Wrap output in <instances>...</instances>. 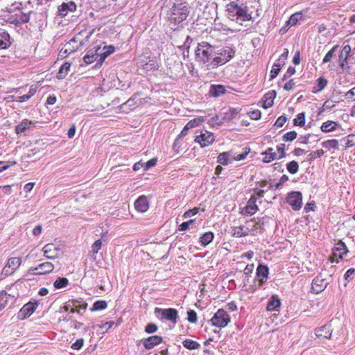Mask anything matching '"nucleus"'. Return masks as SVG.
<instances>
[{
  "label": "nucleus",
  "mask_w": 355,
  "mask_h": 355,
  "mask_svg": "<svg viewBox=\"0 0 355 355\" xmlns=\"http://www.w3.org/2000/svg\"><path fill=\"white\" fill-rule=\"evenodd\" d=\"M212 48V46L207 42H202L198 44L195 54L196 58L203 63H206L209 60L211 53L209 49Z\"/></svg>",
  "instance_id": "obj_1"
},
{
  "label": "nucleus",
  "mask_w": 355,
  "mask_h": 355,
  "mask_svg": "<svg viewBox=\"0 0 355 355\" xmlns=\"http://www.w3.org/2000/svg\"><path fill=\"white\" fill-rule=\"evenodd\" d=\"M211 322L214 326L223 328L230 322V318L225 311L218 309L211 319Z\"/></svg>",
  "instance_id": "obj_2"
},
{
  "label": "nucleus",
  "mask_w": 355,
  "mask_h": 355,
  "mask_svg": "<svg viewBox=\"0 0 355 355\" xmlns=\"http://www.w3.org/2000/svg\"><path fill=\"white\" fill-rule=\"evenodd\" d=\"M44 256L49 259L59 258L62 254V248L60 244L48 243L42 248Z\"/></svg>",
  "instance_id": "obj_3"
},
{
  "label": "nucleus",
  "mask_w": 355,
  "mask_h": 355,
  "mask_svg": "<svg viewBox=\"0 0 355 355\" xmlns=\"http://www.w3.org/2000/svg\"><path fill=\"white\" fill-rule=\"evenodd\" d=\"M231 8L236 9V14L232 15V17H236V18H232V20L236 21L241 26L243 25V21H249L252 19L251 15L248 12L246 9L239 7L237 5H232Z\"/></svg>",
  "instance_id": "obj_4"
},
{
  "label": "nucleus",
  "mask_w": 355,
  "mask_h": 355,
  "mask_svg": "<svg viewBox=\"0 0 355 355\" xmlns=\"http://www.w3.org/2000/svg\"><path fill=\"white\" fill-rule=\"evenodd\" d=\"M214 137L211 132L205 131L196 136L194 141L198 144L201 148H205L214 142Z\"/></svg>",
  "instance_id": "obj_5"
},
{
  "label": "nucleus",
  "mask_w": 355,
  "mask_h": 355,
  "mask_svg": "<svg viewBox=\"0 0 355 355\" xmlns=\"http://www.w3.org/2000/svg\"><path fill=\"white\" fill-rule=\"evenodd\" d=\"M155 313L161 315L164 318L171 321L174 324L177 322L178 311L174 309L155 308Z\"/></svg>",
  "instance_id": "obj_6"
},
{
  "label": "nucleus",
  "mask_w": 355,
  "mask_h": 355,
  "mask_svg": "<svg viewBox=\"0 0 355 355\" xmlns=\"http://www.w3.org/2000/svg\"><path fill=\"white\" fill-rule=\"evenodd\" d=\"M54 269V265L51 262L46 261L40 263L37 266L31 268L32 273L37 275H46Z\"/></svg>",
  "instance_id": "obj_7"
},
{
  "label": "nucleus",
  "mask_w": 355,
  "mask_h": 355,
  "mask_svg": "<svg viewBox=\"0 0 355 355\" xmlns=\"http://www.w3.org/2000/svg\"><path fill=\"white\" fill-rule=\"evenodd\" d=\"M21 260L19 257H11L8 260L7 264L3 268L2 272L5 275L12 274L21 265Z\"/></svg>",
  "instance_id": "obj_8"
},
{
  "label": "nucleus",
  "mask_w": 355,
  "mask_h": 355,
  "mask_svg": "<svg viewBox=\"0 0 355 355\" xmlns=\"http://www.w3.org/2000/svg\"><path fill=\"white\" fill-rule=\"evenodd\" d=\"M37 306V302H29L20 309L19 316L21 317V319H25L29 317L33 314Z\"/></svg>",
  "instance_id": "obj_9"
},
{
  "label": "nucleus",
  "mask_w": 355,
  "mask_h": 355,
  "mask_svg": "<svg viewBox=\"0 0 355 355\" xmlns=\"http://www.w3.org/2000/svg\"><path fill=\"white\" fill-rule=\"evenodd\" d=\"M327 284L328 282L326 279H322L320 277H316L312 282L311 288L315 293H319L327 287Z\"/></svg>",
  "instance_id": "obj_10"
},
{
  "label": "nucleus",
  "mask_w": 355,
  "mask_h": 355,
  "mask_svg": "<svg viewBox=\"0 0 355 355\" xmlns=\"http://www.w3.org/2000/svg\"><path fill=\"white\" fill-rule=\"evenodd\" d=\"M351 52V46L349 45H346L343 48L342 51L338 58V61L340 62V66L343 70H345V66L348 63V57Z\"/></svg>",
  "instance_id": "obj_11"
},
{
  "label": "nucleus",
  "mask_w": 355,
  "mask_h": 355,
  "mask_svg": "<svg viewBox=\"0 0 355 355\" xmlns=\"http://www.w3.org/2000/svg\"><path fill=\"white\" fill-rule=\"evenodd\" d=\"M76 10V5L73 1L68 3H63L58 8L59 15L62 17H66L68 14V11L73 12Z\"/></svg>",
  "instance_id": "obj_12"
},
{
  "label": "nucleus",
  "mask_w": 355,
  "mask_h": 355,
  "mask_svg": "<svg viewBox=\"0 0 355 355\" xmlns=\"http://www.w3.org/2000/svg\"><path fill=\"white\" fill-rule=\"evenodd\" d=\"M162 341V338L159 336H150L143 341L144 347L150 349Z\"/></svg>",
  "instance_id": "obj_13"
},
{
  "label": "nucleus",
  "mask_w": 355,
  "mask_h": 355,
  "mask_svg": "<svg viewBox=\"0 0 355 355\" xmlns=\"http://www.w3.org/2000/svg\"><path fill=\"white\" fill-rule=\"evenodd\" d=\"M255 202L256 201H248L247 205L242 208L241 213L243 216H252L255 214L258 209Z\"/></svg>",
  "instance_id": "obj_14"
},
{
  "label": "nucleus",
  "mask_w": 355,
  "mask_h": 355,
  "mask_svg": "<svg viewBox=\"0 0 355 355\" xmlns=\"http://www.w3.org/2000/svg\"><path fill=\"white\" fill-rule=\"evenodd\" d=\"M268 275V268L267 266L260 264L257 269V276L261 286L266 279Z\"/></svg>",
  "instance_id": "obj_15"
},
{
  "label": "nucleus",
  "mask_w": 355,
  "mask_h": 355,
  "mask_svg": "<svg viewBox=\"0 0 355 355\" xmlns=\"http://www.w3.org/2000/svg\"><path fill=\"white\" fill-rule=\"evenodd\" d=\"M331 328L329 325H324L316 331V336L320 338H329L331 335Z\"/></svg>",
  "instance_id": "obj_16"
},
{
  "label": "nucleus",
  "mask_w": 355,
  "mask_h": 355,
  "mask_svg": "<svg viewBox=\"0 0 355 355\" xmlns=\"http://www.w3.org/2000/svg\"><path fill=\"white\" fill-rule=\"evenodd\" d=\"M71 306L75 307H80L83 308V310H85L87 309V304L86 303L81 304L80 302L76 300H73L71 301H69L64 306L63 309L65 311H68L71 310Z\"/></svg>",
  "instance_id": "obj_17"
},
{
  "label": "nucleus",
  "mask_w": 355,
  "mask_h": 355,
  "mask_svg": "<svg viewBox=\"0 0 355 355\" xmlns=\"http://www.w3.org/2000/svg\"><path fill=\"white\" fill-rule=\"evenodd\" d=\"M281 305L280 300L277 296H272L267 305L268 311H276Z\"/></svg>",
  "instance_id": "obj_18"
},
{
  "label": "nucleus",
  "mask_w": 355,
  "mask_h": 355,
  "mask_svg": "<svg viewBox=\"0 0 355 355\" xmlns=\"http://www.w3.org/2000/svg\"><path fill=\"white\" fill-rule=\"evenodd\" d=\"M225 89L223 85H212L209 90V94L213 97H218L220 95L225 94Z\"/></svg>",
  "instance_id": "obj_19"
},
{
  "label": "nucleus",
  "mask_w": 355,
  "mask_h": 355,
  "mask_svg": "<svg viewBox=\"0 0 355 355\" xmlns=\"http://www.w3.org/2000/svg\"><path fill=\"white\" fill-rule=\"evenodd\" d=\"M103 49L105 50V52L97 55V56L100 57L99 62L101 64H102L104 62L105 59L109 55H110L114 51V47L112 45L105 46H104Z\"/></svg>",
  "instance_id": "obj_20"
},
{
  "label": "nucleus",
  "mask_w": 355,
  "mask_h": 355,
  "mask_svg": "<svg viewBox=\"0 0 355 355\" xmlns=\"http://www.w3.org/2000/svg\"><path fill=\"white\" fill-rule=\"evenodd\" d=\"M134 207L138 212H145L148 208L149 205L148 201H134Z\"/></svg>",
  "instance_id": "obj_21"
},
{
  "label": "nucleus",
  "mask_w": 355,
  "mask_h": 355,
  "mask_svg": "<svg viewBox=\"0 0 355 355\" xmlns=\"http://www.w3.org/2000/svg\"><path fill=\"white\" fill-rule=\"evenodd\" d=\"M99 49H100V46H98L96 49L94 53H89V52L87 55H85L83 57L84 62L87 64L93 63L98 58L97 55H98V51H99Z\"/></svg>",
  "instance_id": "obj_22"
},
{
  "label": "nucleus",
  "mask_w": 355,
  "mask_h": 355,
  "mask_svg": "<svg viewBox=\"0 0 355 355\" xmlns=\"http://www.w3.org/2000/svg\"><path fill=\"white\" fill-rule=\"evenodd\" d=\"M214 239V234L211 232H205L200 238V241L204 246L209 244Z\"/></svg>",
  "instance_id": "obj_23"
},
{
  "label": "nucleus",
  "mask_w": 355,
  "mask_h": 355,
  "mask_svg": "<svg viewBox=\"0 0 355 355\" xmlns=\"http://www.w3.org/2000/svg\"><path fill=\"white\" fill-rule=\"evenodd\" d=\"M71 64L68 62L64 64L60 69L57 75L58 78L63 79L66 77L70 70Z\"/></svg>",
  "instance_id": "obj_24"
},
{
  "label": "nucleus",
  "mask_w": 355,
  "mask_h": 355,
  "mask_svg": "<svg viewBox=\"0 0 355 355\" xmlns=\"http://www.w3.org/2000/svg\"><path fill=\"white\" fill-rule=\"evenodd\" d=\"M335 252L340 254L342 257L347 253V249L345 244L341 241H338L333 249Z\"/></svg>",
  "instance_id": "obj_25"
},
{
  "label": "nucleus",
  "mask_w": 355,
  "mask_h": 355,
  "mask_svg": "<svg viewBox=\"0 0 355 355\" xmlns=\"http://www.w3.org/2000/svg\"><path fill=\"white\" fill-rule=\"evenodd\" d=\"M233 234L238 237L246 236L248 234L249 229L245 226H239L234 227Z\"/></svg>",
  "instance_id": "obj_26"
},
{
  "label": "nucleus",
  "mask_w": 355,
  "mask_h": 355,
  "mask_svg": "<svg viewBox=\"0 0 355 355\" xmlns=\"http://www.w3.org/2000/svg\"><path fill=\"white\" fill-rule=\"evenodd\" d=\"M10 297L11 295L5 291H1L0 292V309L5 308L8 304V298Z\"/></svg>",
  "instance_id": "obj_27"
},
{
  "label": "nucleus",
  "mask_w": 355,
  "mask_h": 355,
  "mask_svg": "<svg viewBox=\"0 0 355 355\" xmlns=\"http://www.w3.org/2000/svg\"><path fill=\"white\" fill-rule=\"evenodd\" d=\"M276 94V92L275 91H272V92L267 94L266 95V100L264 101L263 103V107L264 108H268L272 106L273 103V98Z\"/></svg>",
  "instance_id": "obj_28"
},
{
  "label": "nucleus",
  "mask_w": 355,
  "mask_h": 355,
  "mask_svg": "<svg viewBox=\"0 0 355 355\" xmlns=\"http://www.w3.org/2000/svg\"><path fill=\"white\" fill-rule=\"evenodd\" d=\"M183 346L189 349H196L200 347V345L191 339H186L182 343Z\"/></svg>",
  "instance_id": "obj_29"
},
{
  "label": "nucleus",
  "mask_w": 355,
  "mask_h": 355,
  "mask_svg": "<svg viewBox=\"0 0 355 355\" xmlns=\"http://www.w3.org/2000/svg\"><path fill=\"white\" fill-rule=\"evenodd\" d=\"M203 121V119H195L193 120H191L190 121L184 128L182 132V135H184V131H187L191 128H193L194 127H196L198 125L199 123L200 122H202Z\"/></svg>",
  "instance_id": "obj_30"
},
{
  "label": "nucleus",
  "mask_w": 355,
  "mask_h": 355,
  "mask_svg": "<svg viewBox=\"0 0 355 355\" xmlns=\"http://www.w3.org/2000/svg\"><path fill=\"white\" fill-rule=\"evenodd\" d=\"M218 163L226 166L229 163V153L224 152L220 153L217 157Z\"/></svg>",
  "instance_id": "obj_31"
},
{
  "label": "nucleus",
  "mask_w": 355,
  "mask_h": 355,
  "mask_svg": "<svg viewBox=\"0 0 355 355\" xmlns=\"http://www.w3.org/2000/svg\"><path fill=\"white\" fill-rule=\"evenodd\" d=\"M263 155H264L263 162L266 163L270 162L275 157V153H272V148H268Z\"/></svg>",
  "instance_id": "obj_32"
},
{
  "label": "nucleus",
  "mask_w": 355,
  "mask_h": 355,
  "mask_svg": "<svg viewBox=\"0 0 355 355\" xmlns=\"http://www.w3.org/2000/svg\"><path fill=\"white\" fill-rule=\"evenodd\" d=\"M301 19V14L296 12L292 15L289 19L286 21V25L288 26H295L296 23Z\"/></svg>",
  "instance_id": "obj_33"
},
{
  "label": "nucleus",
  "mask_w": 355,
  "mask_h": 355,
  "mask_svg": "<svg viewBox=\"0 0 355 355\" xmlns=\"http://www.w3.org/2000/svg\"><path fill=\"white\" fill-rule=\"evenodd\" d=\"M102 247V242L101 240H96L92 245L91 254L94 258H96L95 255L98 252Z\"/></svg>",
  "instance_id": "obj_34"
},
{
  "label": "nucleus",
  "mask_w": 355,
  "mask_h": 355,
  "mask_svg": "<svg viewBox=\"0 0 355 355\" xmlns=\"http://www.w3.org/2000/svg\"><path fill=\"white\" fill-rule=\"evenodd\" d=\"M69 283L67 278L58 277L54 282L53 285L56 288H62L65 287Z\"/></svg>",
  "instance_id": "obj_35"
},
{
  "label": "nucleus",
  "mask_w": 355,
  "mask_h": 355,
  "mask_svg": "<svg viewBox=\"0 0 355 355\" xmlns=\"http://www.w3.org/2000/svg\"><path fill=\"white\" fill-rule=\"evenodd\" d=\"M336 123L334 121L324 123L321 126V130L324 132H329L335 128Z\"/></svg>",
  "instance_id": "obj_36"
},
{
  "label": "nucleus",
  "mask_w": 355,
  "mask_h": 355,
  "mask_svg": "<svg viewBox=\"0 0 355 355\" xmlns=\"http://www.w3.org/2000/svg\"><path fill=\"white\" fill-rule=\"evenodd\" d=\"M107 307V303L105 301H97L92 306V311H98L105 309Z\"/></svg>",
  "instance_id": "obj_37"
},
{
  "label": "nucleus",
  "mask_w": 355,
  "mask_h": 355,
  "mask_svg": "<svg viewBox=\"0 0 355 355\" xmlns=\"http://www.w3.org/2000/svg\"><path fill=\"white\" fill-rule=\"evenodd\" d=\"M76 39V38H73V40H70L65 45L64 53H70L76 50V47L75 46Z\"/></svg>",
  "instance_id": "obj_38"
},
{
  "label": "nucleus",
  "mask_w": 355,
  "mask_h": 355,
  "mask_svg": "<svg viewBox=\"0 0 355 355\" xmlns=\"http://www.w3.org/2000/svg\"><path fill=\"white\" fill-rule=\"evenodd\" d=\"M187 319L189 322L191 323H196L197 322V314L193 310H189L187 312Z\"/></svg>",
  "instance_id": "obj_39"
},
{
  "label": "nucleus",
  "mask_w": 355,
  "mask_h": 355,
  "mask_svg": "<svg viewBox=\"0 0 355 355\" xmlns=\"http://www.w3.org/2000/svg\"><path fill=\"white\" fill-rule=\"evenodd\" d=\"M337 46H334L324 56L323 62H329L334 55Z\"/></svg>",
  "instance_id": "obj_40"
},
{
  "label": "nucleus",
  "mask_w": 355,
  "mask_h": 355,
  "mask_svg": "<svg viewBox=\"0 0 355 355\" xmlns=\"http://www.w3.org/2000/svg\"><path fill=\"white\" fill-rule=\"evenodd\" d=\"M198 210H199V208H198V207H194L193 209H189L184 214L183 218H190V217L196 215L198 212Z\"/></svg>",
  "instance_id": "obj_41"
},
{
  "label": "nucleus",
  "mask_w": 355,
  "mask_h": 355,
  "mask_svg": "<svg viewBox=\"0 0 355 355\" xmlns=\"http://www.w3.org/2000/svg\"><path fill=\"white\" fill-rule=\"evenodd\" d=\"M287 168L289 172H291V173H295L298 170V164L296 162L292 161L288 164Z\"/></svg>",
  "instance_id": "obj_42"
},
{
  "label": "nucleus",
  "mask_w": 355,
  "mask_h": 355,
  "mask_svg": "<svg viewBox=\"0 0 355 355\" xmlns=\"http://www.w3.org/2000/svg\"><path fill=\"white\" fill-rule=\"evenodd\" d=\"M195 220L194 219H191V220H189V221H187V222H184L182 223L178 227V230L180 231H185L187 230L189 227L193 224L194 223Z\"/></svg>",
  "instance_id": "obj_43"
},
{
  "label": "nucleus",
  "mask_w": 355,
  "mask_h": 355,
  "mask_svg": "<svg viewBox=\"0 0 355 355\" xmlns=\"http://www.w3.org/2000/svg\"><path fill=\"white\" fill-rule=\"evenodd\" d=\"M304 114H299L297 118L294 120L295 125L303 126L304 125Z\"/></svg>",
  "instance_id": "obj_44"
},
{
  "label": "nucleus",
  "mask_w": 355,
  "mask_h": 355,
  "mask_svg": "<svg viewBox=\"0 0 355 355\" xmlns=\"http://www.w3.org/2000/svg\"><path fill=\"white\" fill-rule=\"evenodd\" d=\"M288 202L289 205L291 206L293 210L297 211L299 210L302 206V201H286Z\"/></svg>",
  "instance_id": "obj_45"
},
{
  "label": "nucleus",
  "mask_w": 355,
  "mask_h": 355,
  "mask_svg": "<svg viewBox=\"0 0 355 355\" xmlns=\"http://www.w3.org/2000/svg\"><path fill=\"white\" fill-rule=\"evenodd\" d=\"M84 340L83 338L78 339L71 345V349L73 350H79L83 345Z\"/></svg>",
  "instance_id": "obj_46"
},
{
  "label": "nucleus",
  "mask_w": 355,
  "mask_h": 355,
  "mask_svg": "<svg viewBox=\"0 0 355 355\" xmlns=\"http://www.w3.org/2000/svg\"><path fill=\"white\" fill-rule=\"evenodd\" d=\"M340 259H343V257L340 255V254L335 252L334 250H333V253H332V255L330 257V261L331 263H334V262H338V260Z\"/></svg>",
  "instance_id": "obj_47"
},
{
  "label": "nucleus",
  "mask_w": 355,
  "mask_h": 355,
  "mask_svg": "<svg viewBox=\"0 0 355 355\" xmlns=\"http://www.w3.org/2000/svg\"><path fill=\"white\" fill-rule=\"evenodd\" d=\"M145 330L147 333L152 334L157 330V327L155 324L150 323L146 325Z\"/></svg>",
  "instance_id": "obj_48"
},
{
  "label": "nucleus",
  "mask_w": 355,
  "mask_h": 355,
  "mask_svg": "<svg viewBox=\"0 0 355 355\" xmlns=\"http://www.w3.org/2000/svg\"><path fill=\"white\" fill-rule=\"evenodd\" d=\"M280 70L279 65V64H274L272 69L270 71V78L273 79L277 76L279 71Z\"/></svg>",
  "instance_id": "obj_49"
},
{
  "label": "nucleus",
  "mask_w": 355,
  "mask_h": 355,
  "mask_svg": "<svg viewBox=\"0 0 355 355\" xmlns=\"http://www.w3.org/2000/svg\"><path fill=\"white\" fill-rule=\"evenodd\" d=\"M157 162V158H153L149 161H148L146 164H145V170L147 171L148 170L150 167L152 166H154L156 163Z\"/></svg>",
  "instance_id": "obj_50"
},
{
  "label": "nucleus",
  "mask_w": 355,
  "mask_h": 355,
  "mask_svg": "<svg viewBox=\"0 0 355 355\" xmlns=\"http://www.w3.org/2000/svg\"><path fill=\"white\" fill-rule=\"evenodd\" d=\"M325 147H332L334 148H337L338 147V141L336 140H329L324 143L323 144Z\"/></svg>",
  "instance_id": "obj_51"
},
{
  "label": "nucleus",
  "mask_w": 355,
  "mask_h": 355,
  "mask_svg": "<svg viewBox=\"0 0 355 355\" xmlns=\"http://www.w3.org/2000/svg\"><path fill=\"white\" fill-rule=\"evenodd\" d=\"M289 198L293 200H302V194L300 192H293L289 194Z\"/></svg>",
  "instance_id": "obj_52"
},
{
  "label": "nucleus",
  "mask_w": 355,
  "mask_h": 355,
  "mask_svg": "<svg viewBox=\"0 0 355 355\" xmlns=\"http://www.w3.org/2000/svg\"><path fill=\"white\" fill-rule=\"evenodd\" d=\"M253 268H254L253 264L247 265L243 270L244 274L246 275H250L252 272Z\"/></svg>",
  "instance_id": "obj_53"
},
{
  "label": "nucleus",
  "mask_w": 355,
  "mask_h": 355,
  "mask_svg": "<svg viewBox=\"0 0 355 355\" xmlns=\"http://www.w3.org/2000/svg\"><path fill=\"white\" fill-rule=\"evenodd\" d=\"M315 207V205L313 202H308L305 207H304V209L306 210V212L309 211H311V210H314Z\"/></svg>",
  "instance_id": "obj_54"
},
{
  "label": "nucleus",
  "mask_w": 355,
  "mask_h": 355,
  "mask_svg": "<svg viewBox=\"0 0 355 355\" xmlns=\"http://www.w3.org/2000/svg\"><path fill=\"white\" fill-rule=\"evenodd\" d=\"M249 151H250V149H248V151L245 152V153H241V154L237 155L236 156L234 157V159L236 161H240V160L244 159L245 158L246 155H248V153H249Z\"/></svg>",
  "instance_id": "obj_55"
},
{
  "label": "nucleus",
  "mask_w": 355,
  "mask_h": 355,
  "mask_svg": "<svg viewBox=\"0 0 355 355\" xmlns=\"http://www.w3.org/2000/svg\"><path fill=\"white\" fill-rule=\"evenodd\" d=\"M355 274V269L354 268H349L347 270L346 273L345 274V279L347 280L352 275Z\"/></svg>",
  "instance_id": "obj_56"
},
{
  "label": "nucleus",
  "mask_w": 355,
  "mask_h": 355,
  "mask_svg": "<svg viewBox=\"0 0 355 355\" xmlns=\"http://www.w3.org/2000/svg\"><path fill=\"white\" fill-rule=\"evenodd\" d=\"M296 135H297V134L295 132H291L287 133L285 135V137L287 140L292 141L296 138Z\"/></svg>",
  "instance_id": "obj_57"
},
{
  "label": "nucleus",
  "mask_w": 355,
  "mask_h": 355,
  "mask_svg": "<svg viewBox=\"0 0 355 355\" xmlns=\"http://www.w3.org/2000/svg\"><path fill=\"white\" fill-rule=\"evenodd\" d=\"M250 116L252 119H258L261 116V112L259 111H254L250 113Z\"/></svg>",
  "instance_id": "obj_58"
},
{
  "label": "nucleus",
  "mask_w": 355,
  "mask_h": 355,
  "mask_svg": "<svg viewBox=\"0 0 355 355\" xmlns=\"http://www.w3.org/2000/svg\"><path fill=\"white\" fill-rule=\"evenodd\" d=\"M42 226L41 225H37L36 226L33 230V234L35 235V236H38L41 234L42 232Z\"/></svg>",
  "instance_id": "obj_59"
},
{
  "label": "nucleus",
  "mask_w": 355,
  "mask_h": 355,
  "mask_svg": "<svg viewBox=\"0 0 355 355\" xmlns=\"http://www.w3.org/2000/svg\"><path fill=\"white\" fill-rule=\"evenodd\" d=\"M327 80L322 78H320L318 79V86L320 87V89H322L325 87V85H327Z\"/></svg>",
  "instance_id": "obj_60"
},
{
  "label": "nucleus",
  "mask_w": 355,
  "mask_h": 355,
  "mask_svg": "<svg viewBox=\"0 0 355 355\" xmlns=\"http://www.w3.org/2000/svg\"><path fill=\"white\" fill-rule=\"evenodd\" d=\"M285 121H286V118H285V117H284V116H281V117H279V118L277 120V121H276L275 124H276L277 126L281 127V126H282V125H283V124L285 123Z\"/></svg>",
  "instance_id": "obj_61"
},
{
  "label": "nucleus",
  "mask_w": 355,
  "mask_h": 355,
  "mask_svg": "<svg viewBox=\"0 0 355 355\" xmlns=\"http://www.w3.org/2000/svg\"><path fill=\"white\" fill-rule=\"evenodd\" d=\"M253 257V252H248L246 253H244L241 255V258H247L248 259H252Z\"/></svg>",
  "instance_id": "obj_62"
},
{
  "label": "nucleus",
  "mask_w": 355,
  "mask_h": 355,
  "mask_svg": "<svg viewBox=\"0 0 355 355\" xmlns=\"http://www.w3.org/2000/svg\"><path fill=\"white\" fill-rule=\"evenodd\" d=\"M75 132H76V130H75V128L74 127H71L69 130H68V137L69 138H72L74 135H75Z\"/></svg>",
  "instance_id": "obj_63"
},
{
  "label": "nucleus",
  "mask_w": 355,
  "mask_h": 355,
  "mask_svg": "<svg viewBox=\"0 0 355 355\" xmlns=\"http://www.w3.org/2000/svg\"><path fill=\"white\" fill-rule=\"evenodd\" d=\"M142 166H143V164L142 163L137 162V163L135 164V165L133 166V170L135 171H139Z\"/></svg>",
  "instance_id": "obj_64"
}]
</instances>
